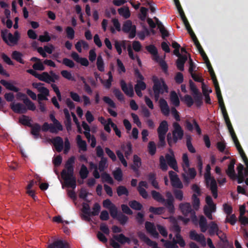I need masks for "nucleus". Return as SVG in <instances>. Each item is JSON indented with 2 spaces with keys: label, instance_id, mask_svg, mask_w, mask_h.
I'll list each match as a JSON object with an SVG mask.
<instances>
[{
  "label": "nucleus",
  "instance_id": "f257e3e1",
  "mask_svg": "<svg viewBox=\"0 0 248 248\" xmlns=\"http://www.w3.org/2000/svg\"><path fill=\"white\" fill-rule=\"evenodd\" d=\"M208 68L209 72L212 77L214 86L216 89L217 96L218 100L219 106L221 108L222 114L223 115L224 120L225 121L226 125L228 127L229 132L231 135L232 139L235 144L236 148L238 151L240 155H244V153L239 142L233 130L232 124L230 122L229 116L227 114V110L225 108V106L223 102V98L221 95V91L219 86L218 83L216 78L215 74L214 72L213 68L211 66V63H205Z\"/></svg>",
  "mask_w": 248,
  "mask_h": 248
},
{
  "label": "nucleus",
  "instance_id": "f03ea898",
  "mask_svg": "<svg viewBox=\"0 0 248 248\" xmlns=\"http://www.w3.org/2000/svg\"><path fill=\"white\" fill-rule=\"evenodd\" d=\"M75 161V156H72L69 158L65 163L66 170H63L61 172L62 177L64 181L65 185L73 189H75L76 187V178L74 174Z\"/></svg>",
  "mask_w": 248,
  "mask_h": 248
},
{
  "label": "nucleus",
  "instance_id": "7ed1b4c3",
  "mask_svg": "<svg viewBox=\"0 0 248 248\" xmlns=\"http://www.w3.org/2000/svg\"><path fill=\"white\" fill-rule=\"evenodd\" d=\"M159 162V168L163 171H167L168 169V166L175 171H178L177 162L172 150H170V154H166L165 156L160 155Z\"/></svg>",
  "mask_w": 248,
  "mask_h": 248
},
{
  "label": "nucleus",
  "instance_id": "20e7f679",
  "mask_svg": "<svg viewBox=\"0 0 248 248\" xmlns=\"http://www.w3.org/2000/svg\"><path fill=\"white\" fill-rule=\"evenodd\" d=\"M173 130L171 134L169 133L167 136V140L170 146H172V144L176 143L179 140L183 139L184 136V130L177 122H174L172 124Z\"/></svg>",
  "mask_w": 248,
  "mask_h": 248
},
{
  "label": "nucleus",
  "instance_id": "39448f33",
  "mask_svg": "<svg viewBox=\"0 0 248 248\" xmlns=\"http://www.w3.org/2000/svg\"><path fill=\"white\" fill-rule=\"evenodd\" d=\"M130 243V239L123 233L114 234L112 238L110 240V245L113 248H121L120 244L124 245L125 243L129 244Z\"/></svg>",
  "mask_w": 248,
  "mask_h": 248
},
{
  "label": "nucleus",
  "instance_id": "423d86ee",
  "mask_svg": "<svg viewBox=\"0 0 248 248\" xmlns=\"http://www.w3.org/2000/svg\"><path fill=\"white\" fill-rule=\"evenodd\" d=\"M152 81L154 83L153 87V91L161 92V94L164 93V92H168V86L165 83L163 79L161 78L159 79L157 77L154 76L152 78Z\"/></svg>",
  "mask_w": 248,
  "mask_h": 248
},
{
  "label": "nucleus",
  "instance_id": "0eeeda50",
  "mask_svg": "<svg viewBox=\"0 0 248 248\" xmlns=\"http://www.w3.org/2000/svg\"><path fill=\"white\" fill-rule=\"evenodd\" d=\"M179 208L184 216H187L189 214L193 221L197 220L196 213L194 210L192 209L191 205L189 202L181 203L179 204Z\"/></svg>",
  "mask_w": 248,
  "mask_h": 248
},
{
  "label": "nucleus",
  "instance_id": "6e6552de",
  "mask_svg": "<svg viewBox=\"0 0 248 248\" xmlns=\"http://www.w3.org/2000/svg\"><path fill=\"white\" fill-rule=\"evenodd\" d=\"M111 217L117 220L122 225H124L128 220V217L115 208L110 212Z\"/></svg>",
  "mask_w": 248,
  "mask_h": 248
},
{
  "label": "nucleus",
  "instance_id": "1a4fd4ad",
  "mask_svg": "<svg viewBox=\"0 0 248 248\" xmlns=\"http://www.w3.org/2000/svg\"><path fill=\"white\" fill-rule=\"evenodd\" d=\"M122 30L125 33H129V38H134L136 34V27L133 25L130 20H127L123 25Z\"/></svg>",
  "mask_w": 248,
  "mask_h": 248
},
{
  "label": "nucleus",
  "instance_id": "9d476101",
  "mask_svg": "<svg viewBox=\"0 0 248 248\" xmlns=\"http://www.w3.org/2000/svg\"><path fill=\"white\" fill-rule=\"evenodd\" d=\"M169 175L171 182V186L175 188L182 189L183 188V185L178 177V175L173 171H169Z\"/></svg>",
  "mask_w": 248,
  "mask_h": 248
},
{
  "label": "nucleus",
  "instance_id": "9b49d317",
  "mask_svg": "<svg viewBox=\"0 0 248 248\" xmlns=\"http://www.w3.org/2000/svg\"><path fill=\"white\" fill-rule=\"evenodd\" d=\"M1 36L3 41L8 45L16 44V32L13 35L11 33L8 32V31L6 29L2 30Z\"/></svg>",
  "mask_w": 248,
  "mask_h": 248
},
{
  "label": "nucleus",
  "instance_id": "f8f14e48",
  "mask_svg": "<svg viewBox=\"0 0 248 248\" xmlns=\"http://www.w3.org/2000/svg\"><path fill=\"white\" fill-rule=\"evenodd\" d=\"M120 84L122 91L127 96L132 97L134 96V93L133 90V87L131 83L127 85L124 80L121 79L120 82Z\"/></svg>",
  "mask_w": 248,
  "mask_h": 248
},
{
  "label": "nucleus",
  "instance_id": "ddd939ff",
  "mask_svg": "<svg viewBox=\"0 0 248 248\" xmlns=\"http://www.w3.org/2000/svg\"><path fill=\"white\" fill-rule=\"evenodd\" d=\"M189 237L191 239L199 242L202 246H206V239L203 234H198L195 230H192L189 232Z\"/></svg>",
  "mask_w": 248,
  "mask_h": 248
},
{
  "label": "nucleus",
  "instance_id": "4468645a",
  "mask_svg": "<svg viewBox=\"0 0 248 248\" xmlns=\"http://www.w3.org/2000/svg\"><path fill=\"white\" fill-rule=\"evenodd\" d=\"M148 185L147 183L144 181H141L139 183V186L137 187V190L140 195L144 199H147L148 198V194L144 188H148Z\"/></svg>",
  "mask_w": 248,
  "mask_h": 248
},
{
  "label": "nucleus",
  "instance_id": "2eb2a0df",
  "mask_svg": "<svg viewBox=\"0 0 248 248\" xmlns=\"http://www.w3.org/2000/svg\"><path fill=\"white\" fill-rule=\"evenodd\" d=\"M180 48L181 52H180V55L176 56L178 59L176 62H186L187 61L188 58H189L188 62H193L186 48L184 47H181Z\"/></svg>",
  "mask_w": 248,
  "mask_h": 248
},
{
  "label": "nucleus",
  "instance_id": "dca6fc26",
  "mask_svg": "<svg viewBox=\"0 0 248 248\" xmlns=\"http://www.w3.org/2000/svg\"><path fill=\"white\" fill-rule=\"evenodd\" d=\"M193 125L195 127L197 134L199 135H201L202 134L201 129L195 119H193L192 124L188 120L185 121V127L187 130L192 131L193 130Z\"/></svg>",
  "mask_w": 248,
  "mask_h": 248
},
{
  "label": "nucleus",
  "instance_id": "f3484780",
  "mask_svg": "<svg viewBox=\"0 0 248 248\" xmlns=\"http://www.w3.org/2000/svg\"><path fill=\"white\" fill-rule=\"evenodd\" d=\"M47 248H70L69 244L62 240H57L49 244Z\"/></svg>",
  "mask_w": 248,
  "mask_h": 248
},
{
  "label": "nucleus",
  "instance_id": "a211bd4d",
  "mask_svg": "<svg viewBox=\"0 0 248 248\" xmlns=\"http://www.w3.org/2000/svg\"><path fill=\"white\" fill-rule=\"evenodd\" d=\"M209 230L208 233L210 236H213L216 234L219 238L222 240L221 237L219 236L220 233L222 232V231L219 230L217 224L214 221H211L208 225Z\"/></svg>",
  "mask_w": 248,
  "mask_h": 248
},
{
  "label": "nucleus",
  "instance_id": "6ab92c4d",
  "mask_svg": "<svg viewBox=\"0 0 248 248\" xmlns=\"http://www.w3.org/2000/svg\"><path fill=\"white\" fill-rule=\"evenodd\" d=\"M235 160L234 159H231L229 164L228 166V169L226 170V172L228 176L232 180H235L236 177V174L234 170V164Z\"/></svg>",
  "mask_w": 248,
  "mask_h": 248
},
{
  "label": "nucleus",
  "instance_id": "aec40b11",
  "mask_svg": "<svg viewBox=\"0 0 248 248\" xmlns=\"http://www.w3.org/2000/svg\"><path fill=\"white\" fill-rule=\"evenodd\" d=\"M145 229L154 238H158L159 233L156 231V228L153 223L146 221L145 223Z\"/></svg>",
  "mask_w": 248,
  "mask_h": 248
},
{
  "label": "nucleus",
  "instance_id": "412c9836",
  "mask_svg": "<svg viewBox=\"0 0 248 248\" xmlns=\"http://www.w3.org/2000/svg\"><path fill=\"white\" fill-rule=\"evenodd\" d=\"M52 142L58 152H61L63 147V141L62 139L59 136L54 138Z\"/></svg>",
  "mask_w": 248,
  "mask_h": 248
},
{
  "label": "nucleus",
  "instance_id": "4be33fe9",
  "mask_svg": "<svg viewBox=\"0 0 248 248\" xmlns=\"http://www.w3.org/2000/svg\"><path fill=\"white\" fill-rule=\"evenodd\" d=\"M146 50L152 55L154 60L158 62L159 59V55L156 47L153 45H150L146 46ZM159 62H165L164 61H160Z\"/></svg>",
  "mask_w": 248,
  "mask_h": 248
},
{
  "label": "nucleus",
  "instance_id": "5701e85b",
  "mask_svg": "<svg viewBox=\"0 0 248 248\" xmlns=\"http://www.w3.org/2000/svg\"><path fill=\"white\" fill-rule=\"evenodd\" d=\"M159 104L161 112L165 116L169 115L170 108L167 102L164 98H161L159 101Z\"/></svg>",
  "mask_w": 248,
  "mask_h": 248
},
{
  "label": "nucleus",
  "instance_id": "b1692460",
  "mask_svg": "<svg viewBox=\"0 0 248 248\" xmlns=\"http://www.w3.org/2000/svg\"><path fill=\"white\" fill-rule=\"evenodd\" d=\"M134 164L131 166L133 171L137 173V176L139 175V169L141 165V159L137 155H135L133 156Z\"/></svg>",
  "mask_w": 248,
  "mask_h": 248
},
{
  "label": "nucleus",
  "instance_id": "393cba45",
  "mask_svg": "<svg viewBox=\"0 0 248 248\" xmlns=\"http://www.w3.org/2000/svg\"><path fill=\"white\" fill-rule=\"evenodd\" d=\"M31 128V133L34 136V138L36 139L41 137L40 135V132L41 130V127L38 123H34L32 124V126H30Z\"/></svg>",
  "mask_w": 248,
  "mask_h": 248
},
{
  "label": "nucleus",
  "instance_id": "a878e982",
  "mask_svg": "<svg viewBox=\"0 0 248 248\" xmlns=\"http://www.w3.org/2000/svg\"><path fill=\"white\" fill-rule=\"evenodd\" d=\"M121 149L124 152L125 157L128 159L132 153V145L131 142L128 141L126 144H122Z\"/></svg>",
  "mask_w": 248,
  "mask_h": 248
},
{
  "label": "nucleus",
  "instance_id": "bb28decb",
  "mask_svg": "<svg viewBox=\"0 0 248 248\" xmlns=\"http://www.w3.org/2000/svg\"><path fill=\"white\" fill-rule=\"evenodd\" d=\"M41 130L45 132L49 130L50 132L52 133H57L58 131L53 124H49L47 122H45L43 124L41 127Z\"/></svg>",
  "mask_w": 248,
  "mask_h": 248
},
{
  "label": "nucleus",
  "instance_id": "cd10ccee",
  "mask_svg": "<svg viewBox=\"0 0 248 248\" xmlns=\"http://www.w3.org/2000/svg\"><path fill=\"white\" fill-rule=\"evenodd\" d=\"M173 0L174 1L175 6L177 9V10L180 14L181 18L183 21V23H185L188 21L185 16V14L184 13V12L183 9H182V7L181 5L179 0Z\"/></svg>",
  "mask_w": 248,
  "mask_h": 248
},
{
  "label": "nucleus",
  "instance_id": "c85d7f7f",
  "mask_svg": "<svg viewBox=\"0 0 248 248\" xmlns=\"http://www.w3.org/2000/svg\"><path fill=\"white\" fill-rule=\"evenodd\" d=\"M170 100L171 103L175 107H178L180 105V100L176 93L173 91L170 93Z\"/></svg>",
  "mask_w": 248,
  "mask_h": 248
},
{
  "label": "nucleus",
  "instance_id": "c756f323",
  "mask_svg": "<svg viewBox=\"0 0 248 248\" xmlns=\"http://www.w3.org/2000/svg\"><path fill=\"white\" fill-rule=\"evenodd\" d=\"M157 133L165 134L167 133L168 131V122L164 120L162 121L157 128Z\"/></svg>",
  "mask_w": 248,
  "mask_h": 248
},
{
  "label": "nucleus",
  "instance_id": "7c9ffc66",
  "mask_svg": "<svg viewBox=\"0 0 248 248\" xmlns=\"http://www.w3.org/2000/svg\"><path fill=\"white\" fill-rule=\"evenodd\" d=\"M173 202L174 201H170L169 200L166 199H165V201L163 202L166 208L168 209V212L171 214H174L175 212Z\"/></svg>",
  "mask_w": 248,
  "mask_h": 248
},
{
  "label": "nucleus",
  "instance_id": "2f4dec72",
  "mask_svg": "<svg viewBox=\"0 0 248 248\" xmlns=\"http://www.w3.org/2000/svg\"><path fill=\"white\" fill-rule=\"evenodd\" d=\"M210 186L213 196L215 199H216L217 197V186L215 179H213L210 182Z\"/></svg>",
  "mask_w": 248,
  "mask_h": 248
},
{
  "label": "nucleus",
  "instance_id": "473e14b6",
  "mask_svg": "<svg viewBox=\"0 0 248 248\" xmlns=\"http://www.w3.org/2000/svg\"><path fill=\"white\" fill-rule=\"evenodd\" d=\"M183 163L182 166L184 172H186L187 169L190 166V162L188 159L187 154L186 153L183 154L182 156Z\"/></svg>",
  "mask_w": 248,
  "mask_h": 248
},
{
  "label": "nucleus",
  "instance_id": "72a5a7b5",
  "mask_svg": "<svg viewBox=\"0 0 248 248\" xmlns=\"http://www.w3.org/2000/svg\"><path fill=\"white\" fill-rule=\"evenodd\" d=\"M143 241L146 243V244L151 247H152V248H157L158 245L157 243L154 241L151 240L149 237L146 236L144 234H142V236H140Z\"/></svg>",
  "mask_w": 248,
  "mask_h": 248
},
{
  "label": "nucleus",
  "instance_id": "f704fd0d",
  "mask_svg": "<svg viewBox=\"0 0 248 248\" xmlns=\"http://www.w3.org/2000/svg\"><path fill=\"white\" fill-rule=\"evenodd\" d=\"M151 195L152 198L155 201L159 202H164L165 201V198L159 192H157L155 190H152L151 191Z\"/></svg>",
  "mask_w": 248,
  "mask_h": 248
},
{
  "label": "nucleus",
  "instance_id": "c9c22d12",
  "mask_svg": "<svg viewBox=\"0 0 248 248\" xmlns=\"http://www.w3.org/2000/svg\"><path fill=\"white\" fill-rule=\"evenodd\" d=\"M116 192L119 197L123 195L128 196L129 195V191L125 186H120L117 187Z\"/></svg>",
  "mask_w": 248,
  "mask_h": 248
},
{
  "label": "nucleus",
  "instance_id": "e433bc0d",
  "mask_svg": "<svg viewBox=\"0 0 248 248\" xmlns=\"http://www.w3.org/2000/svg\"><path fill=\"white\" fill-rule=\"evenodd\" d=\"M149 211L154 215H160L164 213L165 208L163 207H155L151 206L149 209Z\"/></svg>",
  "mask_w": 248,
  "mask_h": 248
},
{
  "label": "nucleus",
  "instance_id": "4c0bfd02",
  "mask_svg": "<svg viewBox=\"0 0 248 248\" xmlns=\"http://www.w3.org/2000/svg\"><path fill=\"white\" fill-rule=\"evenodd\" d=\"M103 206L104 207L109 210L110 214V212H111L112 210H114L115 208L116 209H117V207L113 203H112L109 199H106L103 201Z\"/></svg>",
  "mask_w": 248,
  "mask_h": 248
},
{
  "label": "nucleus",
  "instance_id": "58836bf2",
  "mask_svg": "<svg viewBox=\"0 0 248 248\" xmlns=\"http://www.w3.org/2000/svg\"><path fill=\"white\" fill-rule=\"evenodd\" d=\"M31 120L29 118V116L26 115H22L19 119V122L21 123L22 124L30 127V126H32V124H31Z\"/></svg>",
  "mask_w": 248,
  "mask_h": 248
},
{
  "label": "nucleus",
  "instance_id": "ea45409f",
  "mask_svg": "<svg viewBox=\"0 0 248 248\" xmlns=\"http://www.w3.org/2000/svg\"><path fill=\"white\" fill-rule=\"evenodd\" d=\"M216 211V208H215V210H213L211 207H207L205 205L203 208V213L206 217L210 220L213 219V217L212 213Z\"/></svg>",
  "mask_w": 248,
  "mask_h": 248
},
{
  "label": "nucleus",
  "instance_id": "a19ab883",
  "mask_svg": "<svg viewBox=\"0 0 248 248\" xmlns=\"http://www.w3.org/2000/svg\"><path fill=\"white\" fill-rule=\"evenodd\" d=\"M175 238H173V242L175 243V245H177V244H178L181 247H184L186 245V243L182 236L180 234H175Z\"/></svg>",
  "mask_w": 248,
  "mask_h": 248
},
{
  "label": "nucleus",
  "instance_id": "79ce46f5",
  "mask_svg": "<svg viewBox=\"0 0 248 248\" xmlns=\"http://www.w3.org/2000/svg\"><path fill=\"white\" fill-rule=\"evenodd\" d=\"M89 173V171L87 167L85 165L82 164L81 166V168L79 172L80 178L83 180L86 179L88 177Z\"/></svg>",
  "mask_w": 248,
  "mask_h": 248
},
{
  "label": "nucleus",
  "instance_id": "37998d69",
  "mask_svg": "<svg viewBox=\"0 0 248 248\" xmlns=\"http://www.w3.org/2000/svg\"><path fill=\"white\" fill-rule=\"evenodd\" d=\"M211 167L209 164L207 165L206 167V172L204 174V178L206 181V185L208 186L209 185V182H211L213 179H214L213 177H212L211 176Z\"/></svg>",
  "mask_w": 248,
  "mask_h": 248
},
{
  "label": "nucleus",
  "instance_id": "c03bdc74",
  "mask_svg": "<svg viewBox=\"0 0 248 248\" xmlns=\"http://www.w3.org/2000/svg\"><path fill=\"white\" fill-rule=\"evenodd\" d=\"M192 203L194 210H198L200 205V200L196 194H193L192 196Z\"/></svg>",
  "mask_w": 248,
  "mask_h": 248
},
{
  "label": "nucleus",
  "instance_id": "a18cd8bd",
  "mask_svg": "<svg viewBox=\"0 0 248 248\" xmlns=\"http://www.w3.org/2000/svg\"><path fill=\"white\" fill-rule=\"evenodd\" d=\"M23 102L25 105L26 107L27 108V109L32 111L35 110L36 107L34 104L31 102L28 97H26V98L23 99Z\"/></svg>",
  "mask_w": 248,
  "mask_h": 248
},
{
  "label": "nucleus",
  "instance_id": "49530a36",
  "mask_svg": "<svg viewBox=\"0 0 248 248\" xmlns=\"http://www.w3.org/2000/svg\"><path fill=\"white\" fill-rule=\"evenodd\" d=\"M101 178L103 182H107L110 185H113L114 184V181L110 175L105 172L101 174Z\"/></svg>",
  "mask_w": 248,
  "mask_h": 248
},
{
  "label": "nucleus",
  "instance_id": "de8ad7c7",
  "mask_svg": "<svg viewBox=\"0 0 248 248\" xmlns=\"http://www.w3.org/2000/svg\"><path fill=\"white\" fill-rule=\"evenodd\" d=\"M50 120L53 122V125L58 131H62L63 129L61 123L55 118L54 115L51 114L49 115Z\"/></svg>",
  "mask_w": 248,
  "mask_h": 248
},
{
  "label": "nucleus",
  "instance_id": "09e8293b",
  "mask_svg": "<svg viewBox=\"0 0 248 248\" xmlns=\"http://www.w3.org/2000/svg\"><path fill=\"white\" fill-rule=\"evenodd\" d=\"M192 138L190 136H187L186 138V145L188 150L191 153H195L196 150L193 146L191 142Z\"/></svg>",
  "mask_w": 248,
  "mask_h": 248
},
{
  "label": "nucleus",
  "instance_id": "8fccbe9b",
  "mask_svg": "<svg viewBox=\"0 0 248 248\" xmlns=\"http://www.w3.org/2000/svg\"><path fill=\"white\" fill-rule=\"evenodd\" d=\"M36 78L41 81H45L48 83H50L49 78L51 77H50V75L47 72H43L41 74H38V75H37V76H36Z\"/></svg>",
  "mask_w": 248,
  "mask_h": 248
},
{
  "label": "nucleus",
  "instance_id": "3c124183",
  "mask_svg": "<svg viewBox=\"0 0 248 248\" xmlns=\"http://www.w3.org/2000/svg\"><path fill=\"white\" fill-rule=\"evenodd\" d=\"M112 174L115 180L119 182L122 181L123 173L120 168H117L115 170L113 171Z\"/></svg>",
  "mask_w": 248,
  "mask_h": 248
},
{
  "label": "nucleus",
  "instance_id": "603ef678",
  "mask_svg": "<svg viewBox=\"0 0 248 248\" xmlns=\"http://www.w3.org/2000/svg\"><path fill=\"white\" fill-rule=\"evenodd\" d=\"M129 205L133 209L140 210L142 208V204L137 201L133 200L129 202Z\"/></svg>",
  "mask_w": 248,
  "mask_h": 248
},
{
  "label": "nucleus",
  "instance_id": "864d4df0",
  "mask_svg": "<svg viewBox=\"0 0 248 248\" xmlns=\"http://www.w3.org/2000/svg\"><path fill=\"white\" fill-rule=\"evenodd\" d=\"M107 159L105 157H102L99 162L98 169L100 172L104 171L105 169L107 168Z\"/></svg>",
  "mask_w": 248,
  "mask_h": 248
},
{
  "label": "nucleus",
  "instance_id": "5fc2aeb1",
  "mask_svg": "<svg viewBox=\"0 0 248 248\" xmlns=\"http://www.w3.org/2000/svg\"><path fill=\"white\" fill-rule=\"evenodd\" d=\"M118 11L119 14L124 16L125 18H128L130 16V11L128 7H121L118 9Z\"/></svg>",
  "mask_w": 248,
  "mask_h": 248
},
{
  "label": "nucleus",
  "instance_id": "6e6d98bb",
  "mask_svg": "<svg viewBox=\"0 0 248 248\" xmlns=\"http://www.w3.org/2000/svg\"><path fill=\"white\" fill-rule=\"evenodd\" d=\"M113 93L115 97L120 101H124V96L121 91L117 88H115L113 90Z\"/></svg>",
  "mask_w": 248,
  "mask_h": 248
},
{
  "label": "nucleus",
  "instance_id": "4d7b16f0",
  "mask_svg": "<svg viewBox=\"0 0 248 248\" xmlns=\"http://www.w3.org/2000/svg\"><path fill=\"white\" fill-rule=\"evenodd\" d=\"M149 153L151 155H154L156 151V147L155 143L154 141H150L148 145Z\"/></svg>",
  "mask_w": 248,
  "mask_h": 248
},
{
  "label": "nucleus",
  "instance_id": "13d9d810",
  "mask_svg": "<svg viewBox=\"0 0 248 248\" xmlns=\"http://www.w3.org/2000/svg\"><path fill=\"white\" fill-rule=\"evenodd\" d=\"M173 194L175 199L179 201H182L184 198V193L182 190L180 189H174Z\"/></svg>",
  "mask_w": 248,
  "mask_h": 248
},
{
  "label": "nucleus",
  "instance_id": "bf43d9fd",
  "mask_svg": "<svg viewBox=\"0 0 248 248\" xmlns=\"http://www.w3.org/2000/svg\"><path fill=\"white\" fill-rule=\"evenodd\" d=\"M184 172V173L189 177L191 179H194L197 174L195 169L194 168H189V167L187 169L186 172Z\"/></svg>",
  "mask_w": 248,
  "mask_h": 248
},
{
  "label": "nucleus",
  "instance_id": "052dcab7",
  "mask_svg": "<svg viewBox=\"0 0 248 248\" xmlns=\"http://www.w3.org/2000/svg\"><path fill=\"white\" fill-rule=\"evenodd\" d=\"M0 83L8 90L11 91H15L16 90V87L14 85L10 82L7 81L5 80H1Z\"/></svg>",
  "mask_w": 248,
  "mask_h": 248
},
{
  "label": "nucleus",
  "instance_id": "680f3d73",
  "mask_svg": "<svg viewBox=\"0 0 248 248\" xmlns=\"http://www.w3.org/2000/svg\"><path fill=\"white\" fill-rule=\"evenodd\" d=\"M101 209V206L97 202L93 204V211L90 212V214L92 215V216H96L98 215Z\"/></svg>",
  "mask_w": 248,
  "mask_h": 248
},
{
  "label": "nucleus",
  "instance_id": "e2e57ef3",
  "mask_svg": "<svg viewBox=\"0 0 248 248\" xmlns=\"http://www.w3.org/2000/svg\"><path fill=\"white\" fill-rule=\"evenodd\" d=\"M193 98L196 106L201 107L202 104V97L201 93L193 95Z\"/></svg>",
  "mask_w": 248,
  "mask_h": 248
},
{
  "label": "nucleus",
  "instance_id": "0e129e2a",
  "mask_svg": "<svg viewBox=\"0 0 248 248\" xmlns=\"http://www.w3.org/2000/svg\"><path fill=\"white\" fill-rule=\"evenodd\" d=\"M171 46L174 48L173 51V54L175 56L180 55V49L181 48L180 45L176 41H173L171 43Z\"/></svg>",
  "mask_w": 248,
  "mask_h": 248
},
{
  "label": "nucleus",
  "instance_id": "69168bd1",
  "mask_svg": "<svg viewBox=\"0 0 248 248\" xmlns=\"http://www.w3.org/2000/svg\"><path fill=\"white\" fill-rule=\"evenodd\" d=\"M67 37L68 39L72 40L75 37V31L71 27H67L65 29Z\"/></svg>",
  "mask_w": 248,
  "mask_h": 248
},
{
  "label": "nucleus",
  "instance_id": "338daca9",
  "mask_svg": "<svg viewBox=\"0 0 248 248\" xmlns=\"http://www.w3.org/2000/svg\"><path fill=\"white\" fill-rule=\"evenodd\" d=\"M27 110L25 105L16 103V113H25Z\"/></svg>",
  "mask_w": 248,
  "mask_h": 248
},
{
  "label": "nucleus",
  "instance_id": "774afa93",
  "mask_svg": "<svg viewBox=\"0 0 248 248\" xmlns=\"http://www.w3.org/2000/svg\"><path fill=\"white\" fill-rule=\"evenodd\" d=\"M134 88L135 89H139L143 91L146 88V84L143 81L137 80V84L135 85Z\"/></svg>",
  "mask_w": 248,
  "mask_h": 248
}]
</instances>
